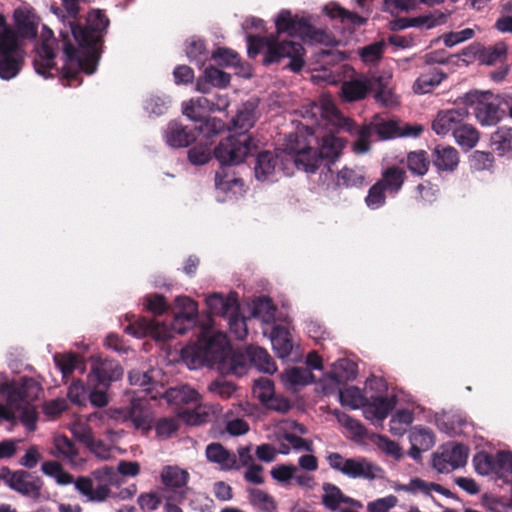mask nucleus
Here are the masks:
<instances>
[{
	"mask_svg": "<svg viewBox=\"0 0 512 512\" xmlns=\"http://www.w3.org/2000/svg\"><path fill=\"white\" fill-rule=\"evenodd\" d=\"M259 117L257 99H250L238 108L228 128L235 134L220 141L214 149V156L221 165L240 164L257 150L254 140L247 133L254 127Z\"/></svg>",
	"mask_w": 512,
	"mask_h": 512,
	"instance_id": "f257e3e1",
	"label": "nucleus"
},
{
	"mask_svg": "<svg viewBox=\"0 0 512 512\" xmlns=\"http://www.w3.org/2000/svg\"><path fill=\"white\" fill-rule=\"evenodd\" d=\"M176 306L178 311L170 326L155 319L139 317L131 322L125 332L137 338L151 337L156 341H167L173 337V333L185 334L189 328L196 324L198 315L197 303L189 297H177Z\"/></svg>",
	"mask_w": 512,
	"mask_h": 512,
	"instance_id": "f03ea898",
	"label": "nucleus"
},
{
	"mask_svg": "<svg viewBox=\"0 0 512 512\" xmlns=\"http://www.w3.org/2000/svg\"><path fill=\"white\" fill-rule=\"evenodd\" d=\"M248 56L255 58L260 52L266 49L264 57L265 64L277 63L283 58H289L288 68L293 72H300L304 67L305 49L301 43L294 41L278 42L277 37L271 35L262 37L259 35H249Z\"/></svg>",
	"mask_w": 512,
	"mask_h": 512,
	"instance_id": "7ed1b4c3",
	"label": "nucleus"
},
{
	"mask_svg": "<svg viewBox=\"0 0 512 512\" xmlns=\"http://www.w3.org/2000/svg\"><path fill=\"white\" fill-rule=\"evenodd\" d=\"M0 397L6 405L0 403V419L13 421L16 413L22 414V421L27 430L32 431V410L26 407L28 401V379L4 380L0 383Z\"/></svg>",
	"mask_w": 512,
	"mask_h": 512,
	"instance_id": "20e7f679",
	"label": "nucleus"
},
{
	"mask_svg": "<svg viewBox=\"0 0 512 512\" xmlns=\"http://www.w3.org/2000/svg\"><path fill=\"white\" fill-rule=\"evenodd\" d=\"M342 149L340 139L327 137L319 149L306 147L301 150H293V163L299 170L307 173H315L320 166L328 169L339 157Z\"/></svg>",
	"mask_w": 512,
	"mask_h": 512,
	"instance_id": "39448f33",
	"label": "nucleus"
},
{
	"mask_svg": "<svg viewBox=\"0 0 512 512\" xmlns=\"http://www.w3.org/2000/svg\"><path fill=\"white\" fill-rule=\"evenodd\" d=\"M277 34L287 33L291 37H300L321 44H330L331 35L325 30L315 28L309 17L293 16L289 10H281L275 20Z\"/></svg>",
	"mask_w": 512,
	"mask_h": 512,
	"instance_id": "423d86ee",
	"label": "nucleus"
},
{
	"mask_svg": "<svg viewBox=\"0 0 512 512\" xmlns=\"http://www.w3.org/2000/svg\"><path fill=\"white\" fill-rule=\"evenodd\" d=\"M467 100L482 126H494L505 116L502 94H493L491 91L476 92L468 95Z\"/></svg>",
	"mask_w": 512,
	"mask_h": 512,
	"instance_id": "0eeeda50",
	"label": "nucleus"
},
{
	"mask_svg": "<svg viewBox=\"0 0 512 512\" xmlns=\"http://www.w3.org/2000/svg\"><path fill=\"white\" fill-rule=\"evenodd\" d=\"M331 469L341 472L349 478H363L374 480L376 471L380 470L365 457L345 458L338 452H331L326 456Z\"/></svg>",
	"mask_w": 512,
	"mask_h": 512,
	"instance_id": "6e6552de",
	"label": "nucleus"
},
{
	"mask_svg": "<svg viewBox=\"0 0 512 512\" xmlns=\"http://www.w3.org/2000/svg\"><path fill=\"white\" fill-rule=\"evenodd\" d=\"M56 44L57 41L53 35V31L43 25L40 46L36 49L34 48V54L37 56V58H34V70L37 74L46 79L59 73L54 62Z\"/></svg>",
	"mask_w": 512,
	"mask_h": 512,
	"instance_id": "1a4fd4ad",
	"label": "nucleus"
},
{
	"mask_svg": "<svg viewBox=\"0 0 512 512\" xmlns=\"http://www.w3.org/2000/svg\"><path fill=\"white\" fill-rule=\"evenodd\" d=\"M16 48L15 33L0 14V77L11 79L17 75L16 61L11 58Z\"/></svg>",
	"mask_w": 512,
	"mask_h": 512,
	"instance_id": "9d476101",
	"label": "nucleus"
},
{
	"mask_svg": "<svg viewBox=\"0 0 512 512\" xmlns=\"http://www.w3.org/2000/svg\"><path fill=\"white\" fill-rule=\"evenodd\" d=\"M478 59L482 64L488 66L498 65L495 70L489 72V77L494 82H502L509 73L508 48L504 42H498L492 46L483 48L479 52Z\"/></svg>",
	"mask_w": 512,
	"mask_h": 512,
	"instance_id": "9b49d317",
	"label": "nucleus"
},
{
	"mask_svg": "<svg viewBox=\"0 0 512 512\" xmlns=\"http://www.w3.org/2000/svg\"><path fill=\"white\" fill-rule=\"evenodd\" d=\"M289 149L291 150L289 154H286L284 151L277 152L270 150L257 152L254 162V174L256 179L259 181L272 180L277 171L282 169L284 160L289 158V160L293 161V150L295 149L293 147Z\"/></svg>",
	"mask_w": 512,
	"mask_h": 512,
	"instance_id": "f8f14e48",
	"label": "nucleus"
},
{
	"mask_svg": "<svg viewBox=\"0 0 512 512\" xmlns=\"http://www.w3.org/2000/svg\"><path fill=\"white\" fill-rule=\"evenodd\" d=\"M148 401V398L135 397L130 405L120 412L123 421H130L133 427L140 430L143 435H147L154 424V413Z\"/></svg>",
	"mask_w": 512,
	"mask_h": 512,
	"instance_id": "ddd939ff",
	"label": "nucleus"
},
{
	"mask_svg": "<svg viewBox=\"0 0 512 512\" xmlns=\"http://www.w3.org/2000/svg\"><path fill=\"white\" fill-rule=\"evenodd\" d=\"M16 48L11 58L16 61L17 74L23 64V40L32 38V11L18 7L13 12V26Z\"/></svg>",
	"mask_w": 512,
	"mask_h": 512,
	"instance_id": "4468645a",
	"label": "nucleus"
},
{
	"mask_svg": "<svg viewBox=\"0 0 512 512\" xmlns=\"http://www.w3.org/2000/svg\"><path fill=\"white\" fill-rule=\"evenodd\" d=\"M183 114L189 119L198 122L199 125L195 126V131L202 133L206 141L210 140L213 136L218 135L224 129V122L217 118H210L202 115L193 103V99L185 103L183 106Z\"/></svg>",
	"mask_w": 512,
	"mask_h": 512,
	"instance_id": "2eb2a0df",
	"label": "nucleus"
},
{
	"mask_svg": "<svg viewBox=\"0 0 512 512\" xmlns=\"http://www.w3.org/2000/svg\"><path fill=\"white\" fill-rule=\"evenodd\" d=\"M122 376L123 368L119 362L108 358L96 360L89 375L91 381H95L98 386L105 389Z\"/></svg>",
	"mask_w": 512,
	"mask_h": 512,
	"instance_id": "dca6fc26",
	"label": "nucleus"
},
{
	"mask_svg": "<svg viewBox=\"0 0 512 512\" xmlns=\"http://www.w3.org/2000/svg\"><path fill=\"white\" fill-rule=\"evenodd\" d=\"M468 115L466 107L439 111L432 123V128L438 135H446L449 132L453 135L456 129L465 123L464 120Z\"/></svg>",
	"mask_w": 512,
	"mask_h": 512,
	"instance_id": "f3484780",
	"label": "nucleus"
},
{
	"mask_svg": "<svg viewBox=\"0 0 512 512\" xmlns=\"http://www.w3.org/2000/svg\"><path fill=\"white\" fill-rule=\"evenodd\" d=\"M372 133L377 134L379 139L388 140L399 136H418L423 131L421 126L408 127L401 131L395 120H385L380 116H375L370 125Z\"/></svg>",
	"mask_w": 512,
	"mask_h": 512,
	"instance_id": "a211bd4d",
	"label": "nucleus"
},
{
	"mask_svg": "<svg viewBox=\"0 0 512 512\" xmlns=\"http://www.w3.org/2000/svg\"><path fill=\"white\" fill-rule=\"evenodd\" d=\"M253 393L261 403L266 404L270 409L286 412L290 407L287 400L275 397L274 383L269 378L261 377L255 380Z\"/></svg>",
	"mask_w": 512,
	"mask_h": 512,
	"instance_id": "6ab92c4d",
	"label": "nucleus"
},
{
	"mask_svg": "<svg viewBox=\"0 0 512 512\" xmlns=\"http://www.w3.org/2000/svg\"><path fill=\"white\" fill-rule=\"evenodd\" d=\"M200 135H202V133L195 131L194 128L188 130V128L183 126L181 123L171 121L167 125L164 137L169 146L180 148L189 146L191 143L196 141L197 137Z\"/></svg>",
	"mask_w": 512,
	"mask_h": 512,
	"instance_id": "aec40b11",
	"label": "nucleus"
},
{
	"mask_svg": "<svg viewBox=\"0 0 512 512\" xmlns=\"http://www.w3.org/2000/svg\"><path fill=\"white\" fill-rule=\"evenodd\" d=\"M152 373L153 370L141 371L134 369L129 372L128 378L131 385L142 388V392L144 393L142 397L148 398L149 400H157L159 399V395H161L163 386L153 381Z\"/></svg>",
	"mask_w": 512,
	"mask_h": 512,
	"instance_id": "412c9836",
	"label": "nucleus"
},
{
	"mask_svg": "<svg viewBox=\"0 0 512 512\" xmlns=\"http://www.w3.org/2000/svg\"><path fill=\"white\" fill-rule=\"evenodd\" d=\"M397 403L395 395L391 397L377 396L372 397L371 401L364 406V415L368 420L383 421L394 409Z\"/></svg>",
	"mask_w": 512,
	"mask_h": 512,
	"instance_id": "4be33fe9",
	"label": "nucleus"
},
{
	"mask_svg": "<svg viewBox=\"0 0 512 512\" xmlns=\"http://www.w3.org/2000/svg\"><path fill=\"white\" fill-rule=\"evenodd\" d=\"M375 89V83L367 78H356L343 82L341 86L342 98L347 102H355L364 99L367 94Z\"/></svg>",
	"mask_w": 512,
	"mask_h": 512,
	"instance_id": "5701e85b",
	"label": "nucleus"
},
{
	"mask_svg": "<svg viewBox=\"0 0 512 512\" xmlns=\"http://www.w3.org/2000/svg\"><path fill=\"white\" fill-rule=\"evenodd\" d=\"M205 455L209 462L219 465L221 470L230 471L236 467V454L226 449L221 443L208 444Z\"/></svg>",
	"mask_w": 512,
	"mask_h": 512,
	"instance_id": "b1692460",
	"label": "nucleus"
},
{
	"mask_svg": "<svg viewBox=\"0 0 512 512\" xmlns=\"http://www.w3.org/2000/svg\"><path fill=\"white\" fill-rule=\"evenodd\" d=\"M159 398H164L167 403L180 406L185 404H196L199 401V393L189 385L171 387L163 391Z\"/></svg>",
	"mask_w": 512,
	"mask_h": 512,
	"instance_id": "393cba45",
	"label": "nucleus"
},
{
	"mask_svg": "<svg viewBox=\"0 0 512 512\" xmlns=\"http://www.w3.org/2000/svg\"><path fill=\"white\" fill-rule=\"evenodd\" d=\"M433 165L440 171H453L459 163V153L452 146L437 145L432 151Z\"/></svg>",
	"mask_w": 512,
	"mask_h": 512,
	"instance_id": "a878e982",
	"label": "nucleus"
},
{
	"mask_svg": "<svg viewBox=\"0 0 512 512\" xmlns=\"http://www.w3.org/2000/svg\"><path fill=\"white\" fill-rule=\"evenodd\" d=\"M406 178L407 173L404 168L391 165L383 169L381 178L378 181L389 194L396 195L401 191Z\"/></svg>",
	"mask_w": 512,
	"mask_h": 512,
	"instance_id": "bb28decb",
	"label": "nucleus"
},
{
	"mask_svg": "<svg viewBox=\"0 0 512 512\" xmlns=\"http://www.w3.org/2000/svg\"><path fill=\"white\" fill-rule=\"evenodd\" d=\"M206 305L212 315L223 317H227L232 311L237 312L239 306L236 293H231L228 297L212 294L206 298Z\"/></svg>",
	"mask_w": 512,
	"mask_h": 512,
	"instance_id": "cd10ccee",
	"label": "nucleus"
},
{
	"mask_svg": "<svg viewBox=\"0 0 512 512\" xmlns=\"http://www.w3.org/2000/svg\"><path fill=\"white\" fill-rule=\"evenodd\" d=\"M246 356L250 363L261 372L273 374L277 370L275 361L270 356V354L262 347H247Z\"/></svg>",
	"mask_w": 512,
	"mask_h": 512,
	"instance_id": "c85d7f7f",
	"label": "nucleus"
},
{
	"mask_svg": "<svg viewBox=\"0 0 512 512\" xmlns=\"http://www.w3.org/2000/svg\"><path fill=\"white\" fill-rule=\"evenodd\" d=\"M324 494L322 496L323 504L330 510L335 511L341 503L361 506L360 502L345 496L341 489L334 484H323Z\"/></svg>",
	"mask_w": 512,
	"mask_h": 512,
	"instance_id": "c756f323",
	"label": "nucleus"
},
{
	"mask_svg": "<svg viewBox=\"0 0 512 512\" xmlns=\"http://www.w3.org/2000/svg\"><path fill=\"white\" fill-rule=\"evenodd\" d=\"M53 358L64 379L70 377L76 369L85 368L82 357L74 352L56 353Z\"/></svg>",
	"mask_w": 512,
	"mask_h": 512,
	"instance_id": "7c9ffc66",
	"label": "nucleus"
},
{
	"mask_svg": "<svg viewBox=\"0 0 512 512\" xmlns=\"http://www.w3.org/2000/svg\"><path fill=\"white\" fill-rule=\"evenodd\" d=\"M446 75L438 68H431L429 71L422 73L413 84V90L418 94L431 92L437 87Z\"/></svg>",
	"mask_w": 512,
	"mask_h": 512,
	"instance_id": "2f4dec72",
	"label": "nucleus"
},
{
	"mask_svg": "<svg viewBox=\"0 0 512 512\" xmlns=\"http://www.w3.org/2000/svg\"><path fill=\"white\" fill-rule=\"evenodd\" d=\"M271 343L279 358H286L290 355L293 344L289 331L282 326H275L271 331Z\"/></svg>",
	"mask_w": 512,
	"mask_h": 512,
	"instance_id": "473e14b6",
	"label": "nucleus"
},
{
	"mask_svg": "<svg viewBox=\"0 0 512 512\" xmlns=\"http://www.w3.org/2000/svg\"><path fill=\"white\" fill-rule=\"evenodd\" d=\"M491 145L499 156L512 154V127H499L491 135Z\"/></svg>",
	"mask_w": 512,
	"mask_h": 512,
	"instance_id": "72a5a7b5",
	"label": "nucleus"
},
{
	"mask_svg": "<svg viewBox=\"0 0 512 512\" xmlns=\"http://www.w3.org/2000/svg\"><path fill=\"white\" fill-rule=\"evenodd\" d=\"M453 137L456 143L465 151H468L476 146L479 141V132L471 124L464 123L461 127L456 129Z\"/></svg>",
	"mask_w": 512,
	"mask_h": 512,
	"instance_id": "f704fd0d",
	"label": "nucleus"
},
{
	"mask_svg": "<svg viewBox=\"0 0 512 512\" xmlns=\"http://www.w3.org/2000/svg\"><path fill=\"white\" fill-rule=\"evenodd\" d=\"M162 483L168 488H182L188 480L189 474L187 471L180 469L176 466H166L161 473Z\"/></svg>",
	"mask_w": 512,
	"mask_h": 512,
	"instance_id": "c9c22d12",
	"label": "nucleus"
},
{
	"mask_svg": "<svg viewBox=\"0 0 512 512\" xmlns=\"http://www.w3.org/2000/svg\"><path fill=\"white\" fill-rule=\"evenodd\" d=\"M407 168L416 176H424L430 166L428 153L424 150L411 151L407 154Z\"/></svg>",
	"mask_w": 512,
	"mask_h": 512,
	"instance_id": "e433bc0d",
	"label": "nucleus"
},
{
	"mask_svg": "<svg viewBox=\"0 0 512 512\" xmlns=\"http://www.w3.org/2000/svg\"><path fill=\"white\" fill-rule=\"evenodd\" d=\"M445 21L446 15L437 11L433 14L419 16L413 19H400L397 21V25L399 29L420 25H425L427 28H432L436 25L445 23Z\"/></svg>",
	"mask_w": 512,
	"mask_h": 512,
	"instance_id": "4c0bfd02",
	"label": "nucleus"
},
{
	"mask_svg": "<svg viewBox=\"0 0 512 512\" xmlns=\"http://www.w3.org/2000/svg\"><path fill=\"white\" fill-rule=\"evenodd\" d=\"M319 109L321 111L322 116L326 118L328 121L332 122L333 124L343 129L351 131L352 126L354 125L353 121L349 118L344 117L332 102L327 101L323 103L322 106L319 107Z\"/></svg>",
	"mask_w": 512,
	"mask_h": 512,
	"instance_id": "58836bf2",
	"label": "nucleus"
},
{
	"mask_svg": "<svg viewBox=\"0 0 512 512\" xmlns=\"http://www.w3.org/2000/svg\"><path fill=\"white\" fill-rule=\"evenodd\" d=\"M250 503L263 512H274L277 508L276 502L272 496L260 489H250L249 491Z\"/></svg>",
	"mask_w": 512,
	"mask_h": 512,
	"instance_id": "ea45409f",
	"label": "nucleus"
},
{
	"mask_svg": "<svg viewBox=\"0 0 512 512\" xmlns=\"http://www.w3.org/2000/svg\"><path fill=\"white\" fill-rule=\"evenodd\" d=\"M337 419L352 435L354 439H364L367 437V429L357 419L352 418L346 413L336 412Z\"/></svg>",
	"mask_w": 512,
	"mask_h": 512,
	"instance_id": "a19ab883",
	"label": "nucleus"
},
{
	"mask_svg": "<svg viewBox=\"0 0 512 512\" xmlns=\"http://www.w3.org/2000/svg\"><path fill=\"white\" fill-rule=\"evenodd\" d=\"M186 55L190 61H194L200 67L203 66L207 60L205 42L201 39L192 38L186 47Z\"/></svg>",
	"mask_w": 512,
	"mask_h": 512,
	"instance_id": "79ce46f5",
	"label": "nucleus"
},
{
	"mask_svg": "<svg viewBox=\"0 0 512 512\" xmlns=\"http://www.w3.org/2000/svg\"><path fill=\"white\" fill-rule=\"evenodd\" d=\"M327 11V14L333 18V19H340L343 23H350L354 26H361L365 24L366 19L360 15H358L355 12H351L349 10H346L344 8H341L339 6L333 7L329 9L328 7L325 8Z\"/></svg>",
	"mask_w": 512,
	"mask_h": 512,
	"instance_id": "37998d69",
	"label": "nucleus"
},
{
	"mask_svg": "<svg viewBox=\"0 0 512 512\" xmlns=\"http://www.w3.org/2000/svg\"><path fill=\"white\" fill-rule=\"evenodd\" d=\"M387 190L377 181L372 185L365 198L366 205L371 209H378L386 203Z\"/></svg>",
	"mask_w": 512,
	"mask_h": 512,
	"instance_id": "c03bdc74",
	"label": "nucleus"
},
{
	"mask_svg": "<svg viewBox=\"0 0 512 512\" xmlns=\"http://www.w3.org/2000/svg\"><path fill=\"white\" fill-rule=\"evenodd\" d=\"M156 435L160 439H168L179 429V423L176 418L163 417L156 421L153 425Z\"/></svg>",
	"mask_w": 512,
	"mask_h": 512,
	"instance_id": "a18cd8bd",
	"label": "nucleus"
},
{
	"mask_svg": "<svg viewBox=\"0 0 512 512\" xmlns=\"http://www.w3.org/2000/svg\"><path fill=\"white\" fill-rule=\"evenodd\" d=\"M385 50L383 41L374 42L363 47L359 51V55L364 63H377L381 60Z\"/></svg>",
	"mask_w": 512,
	"mask_h": 512,
	"instance_id": "49530a36",
	"label": "nucleus"
},
{
	"mask_svg": "<svg viewBox=\"0 0 512 512\" xmlns=\"http://www.w3.org/2000/svg\"><path fill=\"white\" fill-rule=\"evenodd\" d=\"M55 448L59 456L74 462L78 456V450L72 440L68 437L61 435L55 438Z\"/></svg>",
	"mask_w": 512,
	"mask_h": 512,
	"instance_id": "de8ad7c7",
	"label": "nucleus"
},
{
	"mask_svg": "<svg viewBox=\"0 0 512 512\" xmlns=\"http://www.w3.org/2000/svg\"><path fill=\"white\" fill-rule=\"evenodd\" d=\"M410 442L411 444L420 446L427 451L435 444L434 433L430 429H416L410 434Z\"/></svg>",
	"mask_w": 512,
	"mask_h": 512,
	"instance_id": "09e8293b",
	"label": "nucleus"
},
{
	"mask_svg": "<svg viewBox=\"0 0 512 512\" xmlns=\"http://www.w3.org/2000/svg\"><path fill=\"white\" fill-rule=\"evenodd\" d=\"M227 318L230 331L234 334L235 338L243 340L247 336L248 330L246 320L240 315L239 309L237 312L232 311Z\"/></svg>",
	"mask_w": 512,
	"mask_h": 512,
	"instance_id": "8fccbe9b",
	"label": "nucleus"
},
{
	"mask_svg": "<svg viewBox=\"0 0 512 512\" xmlns=\"http://www.w3.org/2000/svg\"><path fill=\"white\" fill-rule=\"evenodd\" d=\"M29 474L25 471H15L9 477L8 486L22 494L32 492V482L28 481Z\"/></svg>",
	"mask_w": 512,
	"mask_h": 512,
	"instance_id": "3c124183",
	"label": "nucleus"
},
{
	"mask_svg": "<svg viewBox=\"0 0 512 512\" xmlns=\"http://www.w3.org/2000/svg\"><path fill=\"white\" fill-rule=\"evenodd\" d=\"M246 352L243 353H233L230 357H228L223 362V367H227L228 371L237 376H241L246 373L247 364H246Z\"/></svg>",
	"mask_w": 512,
	"mask_h": 512,
	"instance_id": "603ef678",
	"label": "nucleus"
},
{
	"mask_svg": "<svg viewBox=\"0 0 512 512\" xmlns=\"http://www.w3.org/2000/svg\"><path fill=\"white\" fill-rule=\"evenodd\" d=\"M494 156L491 152L476 150L470 157V165L477 171L489 170L494 166Z\"/></svg>",
	"mask_w": 512,
	"mask_h": 512,
	"instance_id": "864d4df0",
	"label": "nucleus"
},
{
	"mask_svg": "<svg viewBox=\"0 0 512 512\" xmlns=\"http://www.w3.org/2000/svg\"><path fill=\"white\" fill-rule=\"evenodd\" d=\"M435 483L426 482L421 478L415 477L412 478L407 485H399L397 490H402L405 492H409L415 494L417 492H421L425 495H430L431 491H433V486Z\"/></svg>",
	"mask_w": 512,
	"mask_h": 512,
	"instance_id": "5fc2aeb1",
	"label": "nucleus"
},
{
	"mask_svg": "<svg viewBox=\"0 0 512 512\" xmlns=\"http://www.w3.org/2000/svg\"><path fill=\"white\" fill-rule=\"evenodd\" d=\"M339 397L342 405H346L354 409L358 408L363 402V396L360 389L357 387H348L340 391Z\"/></svg>",
	"mask_w": 512,
	"mask_h": 512,
	"instance_id": "6e6d98bb",
	"label": "nucleus"
},
{
	"mask_svg": "<svg viewBox=\"0 0 512 512\" xmlns=\"http://www.w3.org/2000/svg\"><path fill=\"white\" fill-rule=\"evenodd\" d=\"M282 439L291 445L295 451H307L312 453L314 451L313 441L302 438L294 433L285 432Z\"/></svg>",
	"mask_w": 512,
	"mask_h": 512,
	"instance_id": "4d7b16f0",
	"label": "nucleus"
},
{
	"mask_svg": "<svg viewBox=\"0 0 512 512\" xmlns=\"http://www.w3.org/2000/svg\"><path fill=\"white\" fill-rule=\"evenodd\" d=\"M214 59L219 65L235 66L239 62V56L236 52L228 48H218L212 53Z\"/></svg>",
	"mask_w": 512,
	"mask_h": 512,
	"instance_id": "13d9d810",
	"label": "nucleus"
},
{
	"mask_svg": "<svg viewBox=\"0 0 512 512\" xmlns=\"http://www.w3.org/2000/svg\"><path fill=\"white\" fill-rule=\"evenodd\" d=\"M364 177L358 174L353 169L344 168L338 173L339 185L349 187H356L362 185Z\"/></svg>",
	"mask_w": 512,
	"mask_h": 512,
	"instance_id": "bf43d9fd",
	"label": "nucleus"
},
{
	"mask_svg": "<svg viewBox=\"0 0 512 512\" xmlns=\"http://www.w3.org/2000/svg\"><path fill=\"white\" fill-rule=\"evenodd\" d=\"M206 77L210 80L213 87H226L230 83V74L215 68L213 66L207 67L204 71Z\"/></svg>",
	"mask_w": 512,
	"mask_h": 512,
	"instance_id": "052dcab7",
	"label": "nucleus"
},
{
	"mask_svg": "<svg viewBox=\"0 0 512 512\" xmlns=\"http://www.w3.org/2000/svg\"><path fill=\"white\" fill-rule=\"evenodd\" d=\"M286 380L292 385H305L312 377V373L302 367H293L286 371Z\"/></svg>",
	"mask_w": 512,
	"mask_h": 512,
	"instance_id": "680f3d73",
	"label": "nucleus"
},
{
	"mask_svg": "<svg viewBox=\"0 0 512 512\" xmlns=\"http://www.w3.org/2000/svg\"><path fill=\"white\" fill-rule=\"evenodd\" d=\"M68 398L76 405L82 406L86 401V387L81 380H75L68 389Z\"/></svg>",
	"mask_w": 512,
	"mask_h": 512,
	"instance_id": "e2e57ef3",
	"label": "nucleus"
},
{
	"mask_svg": "<svg viewBox=\"0 0 512 512\" xmlns=\"http://www.w3.org/2000/svg\"><path fill=\"white\" fill-rule=\"evenodd\" d=\"M146 307L154 315H162L168 310V304L165 297L157 293L146 297Z\"/></svg>",
	"mask_w": 512,
	"mask_h": 512,
	"instance_id": "0e129e2a",
	"label": "nucleus"
},
{
	"mask_svg": "<svg viewBox=\"0 0 512 512\" xmlns=\"http://www.w3.org/2000/svg\"><path fill=\"white\" fill-rule=\"evenodd\" d=\"M297 468L292 465L280 464L272 468L270 471L273 479L280 483H286L290 481L293 477Z\"/></svg>",
	"mask_w": 512,
	"mask_h": 512,
	"instance_id": "69168bd1",
	"label": "nucleus"
},
{
	"mask_svg": "<svg viewBox=\"0 0 512 512\" xmlns=\"http://www.w3.org/2000/svg\"><path fill=\"white\" fill-rule=\"evenodd\" d=\"M446 453L452 463V468L457 469L466 464L468 457V448L465 445L456 444L455 446H453L451 451Z\"/></svg>",
	"mask_w": 512,
	"mask_h": 512,
	"instance_id": "338daca9",
	"label": "nucleus"
},
{
	"mask_svg": "<svg viewBox=\"0 0 512 512\" xmlns=\"http://www.w3.org/2000/svg\"><path fill=\"white\" fill-rule=\"evenodd\" d=\"M236 390V386L229 381L215 380L209 385V391L220 397L227 399L230 398Z\"/></svg>",
	"mask_w": 512,
	"mask_h": 512,
	"instance_id": "774afa93",
	"label": "nucleus"
}]
</instances>
